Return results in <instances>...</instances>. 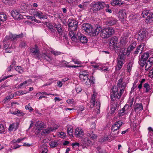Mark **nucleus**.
I'll return each instance as SVG.
<instances>
[{
    "label": "nucleus",
    "mask_w": 153,
    "mask_h": 153,
    "mask_svg": "<svg viewBox=\"0 0 153 153\" xmlns=\"http://www.w3.org/2000/svg\"><path fill=\"white\" fill-rule=\"evenodd\" d=\"M117 86L121 88L119 92L118 88L116 86L113 87L112 91L111 92V98L113 101L116 98L117 99H120L124 92L126 85L125 82H123V79L122 78H121L119 80Z\"/></svg>",
    "instance_id": "f257e3e1"
},
{
    "label": "nucleus",
    "mask_w": 153,
    "mask_h": 153,
    "mask_svg": "<svg viewBox=\"0 0 153 153\" xmlns=\"http://www.w3.org/2000/svg\"><path fill=\"white\" fill-rule=\"evenodd\" d=\"M114 29L111 27L104 28L101 33V36L102 38H107L114 33Z\"/></svg>",
    "instance_id": "f03ea898"
},
{
    "label": "nucleus",
    "mask_w": 153,
    "mask_h": 153,
    "mask_svg": "<svg viewBox=\"0 0 153 153\" xmlns=\"http://www.w3.org/2000/svg\"><path fill=\"white\" fill-rule=\"evenodd\" d=\"M92 9L94 12H95L105 7H109V6L108 4H106L102 1H98L94 4H91Z\"/></svg>",
    "instance_id": "7ed1b4c3"
},
{
    "label": "nucleus",
    "mask_w": 153,
    "mask_h": 153,
    "mask_svg": "<svg viewBox=\"0 0 153 153\" xmlns=\"http://www.w3.org/2000/svg\"><path fill=\"white\" fill-rule=\"evenodd\" d=\"M126 52L123 51L122 54H120L117 57V65L116 68L119 70L122 67L123 64L125 62Z\"/></svg>",
    "instance_id": "20e7f679"
},
{
    "label": "nucleus",
    "mask_w": 153,
    "mask_h": 153,
    "mask_svg": "<svg viewBox=\"0 0 153 153\" xmlns=\"http://www.w3.org/2000/svg\"><path fill=\"white\" fill-rule=\"evenodd\" d=\"M95 128V124L94 123H92L91 125L90 128L87 130L86 135L91 138L94 139L97 138V134H93V131Z\"/></svg>",
    "instance_id": "39448f33"
},
{
    "label": "nucleus",
    "mask_w": 153,
    "mask_h": 153,
    "mask_svg": "<svg viewBox=\"0 0 153 153\" xmlns=\"http://www.w3.org/2000/svg\"><path fill=\"white\" fill-rule=\"evenodd\" d=\"M30 52L32 53L33 55L35 56L36 58L37 59H40L39 50L36 45H35L34 48H30Z\"/></svg>",
    "instance_id": "423d86ee"
},
{
    "label": "nucleus",
    "mask_w": 153,
    "mask_h": 153,
    "mask_svg": "<svg viewBox=\"0 0 153 153\" xmlns=\"http://www.w3.org/2000/svg\"><path fill=\"white\" fill-rule=\"evenodd\" d=\"M110 48L111 49L114 50L116 53H118L122 49L120 44L119 43L115 44L109 45Z\"/></svg>",
    "instance_id": "0eeeda50"
},
{
    "label": "nucleus",
    "mask_w": 153,
    "mask_h": 153,
    "mask_svg": "<svg viewBox=\"0 0 153 153\" xmlns=\"http://www.w3.org/2000/svg\"><path fill=\"white\" fill-rule=\"evenodd\" d=\"M93 27L90 24L88 23H84L83 24L82 29L87 33L90 35L92 30Z\"/></svg>",
    "instance_id": "6e6552de"
},
{
    "label": "nucleus",
    "mask_w": 153,
    "mask_h": 153,
    "mask_svg": "<svg viewBox=\"0 0 153 153\" xmlns=\"http://www.w3.org/2000/svg\"><path fill=\"white\" fill-rule=\"evenodd\" d=\"M20 13L18 8L17 10L12 11L11 12V15L14 19L18 20H20L23 18L22 16L20 14Z\"/></svg>",
    "instance_id": "1a4fd4ad"
},
{
    "label": "nucleus",
    "mask_w": 153,
    "mask_h": 153,
    "mask_svg": "<svg viewBox=\"0 0 153 153\" xmlns=\"http://www.w3.org/2000/svg\"><path fill=\"white\" fill-rule=\"evenodd\" d=\"M102 29L100 27H97L95 28L92 27V30L91 31L90 35L92 36H95L98 34L100 32H102Z\"/></svg>",
    "instance_id": "9d476101"
},
{
    "label": "nucleus",
    "mask_w": 153,
    "mask_h": 153,
    "mask_svg": "<svg viewBox=\"0 0 153 153\" xmlns=\"http://www.w3.org/2000/svg\"><path fill=\"white\" fill-rule=\"evenodd\" d=\"M77 36L78 39V42L79 40L81 42L83 43H85L87 42L88 39H87L86 36H84L80 33H78L77 34Z\"/></svg>",
    "instance_id": "9b49d317"
},
{
    "label": "nucleus",
    "mask_w": 153,
    "mask_h": 153,
    "mask_svg": "<svg viewBox=\"0 0 153 153\" xmlns=\"http://www.w3.org/2000/svg\"><path fill=\"white\" fill-rule=\"evenodd\" d=\"M123 122L121 120H119L114 123L111 127L112 130H118L122 126Z\"/></svg>",
    "instance_id": "f8f14e48"
},
{
    "label": "nucleus",
    "mask_w": 153,
    "mask_h": 153,
    "mask_svg": "<svg viewBox=\"0 0 153 153\" xmlns=\"http://www.w3.org/2000/svg\"><path fill=\"white\" fill-rule=\"evenodd\" d=\"M84 134V132L82 129L81 128H77L75 130V135L77 138H80Z\"/></svg>",
    "instance_id": "ddd939ff"
},
{
    "label": "nucleus",
    "mask_w": 153,
    "mask_h": 153,
    "mask_svg": "<svg viewBox=\"0 0 153 153\" xmlns=\"http://www.w3.org/2000/svg\"><path fill=\"white\" fill-rule=\"evenodd\" d=\"M18 9L20 12L22 13L24 11H26L28 9V4L24 2H22Z\"/></svg>",
    "instance_id": "4468645a"
},
{
    "label": "nucleus",
    "mask_w": 153,
    "mask_h": 153,
    "mask_svg": "<svg viewBox=\"0 0 153 153\" xmlns=\"http://www.w3.org/2000/svg\"><path fill=\"white\" fill-rule=\"evenodd\" d=\"M147 32L146 31H142L140 32L138 34L137 39L140 41L144 40L146 38Z\"/></svg>",
    "instance_id": "2eb2a0df"
},
{
    "label": "nucleus",
    "mask_w": 153,
    "mask_h": 153,
    "mask_svg": "<svg viewBox=\"0 0 153 153\" xmlns=\"http://www.w3.org/2000/svg\"><path fill=\"white\" fill-rule=\"evenodd\" d=\"M118 17L120 19H124L126 17V10L123 9H120L118 13Z\"/></svg>",
    "instance_id": "dca6fc26"
},
{
    "label": "nucleus",
    "mask_w": 153,
    "mask_h": 153,
    "mask_svg": "<svg viewBox=\"0 0 153 153\" xmlns=\"http://www.w3.org/2000/svg\"><path fill=\"white\" fill-rule=\"evenodd\" d=\"M153 63V57L149 58V60L147 61L146 65L145 66V70L148 71L149 68L152 66Z\"/></svg>",
    "instance_id": "f3484780"
},
{
    "label": "nucleus",
    "mask_w": 153,
    "mask_h": 153,
    "mask_svg": "<svg viewBox=\"0 0 153 153\" xmlns=\"http://www.w3.org/2000/svg\"><path fill=\"white\" fill-rule=\"evenodd\" d=\"M69 34L72 40L75 42H78V39L77 35H76L73 30H71L69 32Z\"/></svg>",
    "instance_id": "a211bd4d"
},
{
    "label": "nucleus",
    "mask_w": 153,
    "mask_h": 153,
    "mask_svg": "<svg viewBox=\"0 0 153 153\" xmlns=\"http://www.w3.org/2000/svg\"><path fill=\"white\" fill-rule=\"evenodd\" d=\"M77 22L74 20H72L68 24V26L70 27H74L73 29L74 30H76L77 29Z\"/></svg>",
    "instance_id": "6ab92c4d"
},
{
    "label": "nucleus",
    "mask_w": 153,
    "mask_h": 153,
    "mask_svg": "<svg viewBox=\"0 0 153 153\" xmlns=\"http://www.w3.org/2000/svg\"><path fill=\"white\" fill-rule=\"evenodd\" d=\"M19 124V123L17 122L10 124L9 126V130L10 131H12L14 130H16L18 127Z\"/></svg>",
    "instance_id": "aec40b11"
},
{
    "label": "nucleus",
    "mask_w": 153,
    "mask_h": 153,
    "mask_svg": "<svg viewBox=\"0 0 153 153\" xmlns=\"http://www.w3.org/2000/svg\"><path fill=\"white\" fill-rule=\"evenodd\" d=\"M41 57L43 59L48 61H50L52 60V58L47 53H44L42 54Z\"/></svg>",
    "instance_id": "412c9836"
},
{
    "label": "nucleus",
    "mask_w": 153,
    "mask_h": 153,
    "mask_svg": "<svg viewBox=\"0 0 153 153\" xmlns=\"http://www.w3.org/2000/svg\"><path fill=\"white\" fill-rule=\"evenodd\" d=\"M131 109V107L130 106V105H129V104H127L124 106V107L122 108V110L119 111L120 112L119 113L121 114L123 113L125 111L127 112L129 110H130Z\"/></svg>",
    "instance_id": "4be33fe9"
},
{
    "label": "nucleus",
    "mask_w": 153,
    "mask_h": 153,
    "mask_svg": "<svg viewBox=\"0 0 153 153\" xmlns=\"http://www.w3.org/2000/svg\"><path fill=\"white\" fill-rule=\"evenodd\" d=\"M123 3H124L122 2L121 0H113L111 2V4L112 6L117 5L120 6Z\"/></svg>",
    "instance_id": "5701e85b"
},
{
    "label": "nucleus",
    "mask_w": 153,
    "mask_h": 153,
    "mask_svg": "<svg viewBox=\"0 0 153 153\" xmlns=\"http://www.w3.org/2000/svg\"><path fill=\"white\" fill-rule=\"evenodd\" d=\"M54 27L57 30L58 33L60 34H62V33L61 25L59 23L55 24L54 26Z\"/></svg>",
    "instance_id": "b1692460"
},
{
    "label": "nucleus",
    "mask_w": 153,
    "mask_h": 153,
    "mask_svg": "<svg viewBox=\"0 0 153 153\" xmlns=\"http://www.w3.org/2000/svg\"><path fill=\"white\" fill-rule=\"evenodd\" d=\"M134 110L139 111L143 110V106L141 103H136L134 105Z\"/></svg>",
    "instance_id": "393cba45"
},
{
    "label": "nucleus",
    "mask_w": 153,
    "mask_h": 153,
    "mask_svg": "<svg viewBox=\"0 0 153 153\" xmlns=\"http://www.w3.org/2000/svg\"><path fill=\"white\" fill-rule=\"evenodd\" d=\"M144 44H141L140 45H139L137 49L136 50V51H134V53L136 54H137L139 53V51H140V53H141L142 52V51H143L144 48Z\"/></svg>",
    "instance_id": "a878e982"
},
{
    "label": "nucleus",
    "mask_w": 153,
    "mask_h": 153,
    "mask_svg": "<svg viewBox=\"0 0 153 153\" xmlns=\"http://www.w3.org/2000/svg\"><path fill=\"white\" fill-rule=\"evenodd\" d=\"M117 20L114 18H111L109 19L106 22L107 24H108L110 25H112L116 24Z\"/></svg>",
    "instance_id": "bb28decb"
},
{
    "label": "nucleus",
    "mask_w": 153,
    "mask_h": 153,
    "mask_svg": "<svg viewBox=\"0 0 153 153\" xmlns=\"http://www.w3.org/2000/svg\"><path fill=\"white\" fill-rule=\"evenodd\" d=\"M81 141L82 143L85 145H90L92 144L91 141L86 137L82 138Z\"/></svg>",
    "instance_id": "cd10ccee"
},
{
    "label": "nucleus",
    "mask_w": 153,
    "mask_h": 153,
    "mask_svg": "<svg viewBox=\"0 0 153 153\" xmlns=\"http://www.w3.org/2000/svg\"><path fill=\"white\" fill-rule=\"evenodd\" d=\"M35 126H36L38 130L42 129L44 128V124L42 122L38 121L35 124Z\"/></svg>",
    "instance_id": "c85d7f7f"
},
{
    "label": "nucleus",
    "mask_w": 153,
    "mask_h": 153,
    "mask_svg": "<svg viewBox=\"0 0 153 153\" xmlns=\"http://www.w3.org/2000/svg\"><path fill=\"white\" fill-rule=\"evenodd\" d=\"M10 113L12 114L16 115L18 116H23L25 114V113H23L22 112H21V111L19 110L13 112L10 111Z\"/></svg>",
    "instance_id": "c756f323"
},
{
    "label": "nucleus",
    "mask_w": 153,
    "mask_h": 153,
    "mask_svg": "<svg viewBox=\"0 0 153 153\" xmlns=\"http://www.w3.org/2000/svg\"><path fill=\"white\" fill-rule=\"evenodd\" d=\"M151 15V13L149 10H144L142 13V15L143 17L144 18H145L146 16L147 17H148V16L150 17Z\"/></svg>",
    "instance_id": "7c9ffc66"
},
{
    "label": "nucleus",
    "mask_w": 153,
    "mask_h": 153,
    "mask_svg": "<svg viewBox=\"0 0 153 153\" xmlns=\"http://www.w3.org/2000/svg\"><path fill=\"white\" fill-rule=\"evenodd\" d=\"M119 43L118 42V39L116 36H114L112 37L110 41L109 45Z\"/></svg>",
    "instance_id": "2f4dec72"
},
{
    "label": "nucleus",
    "mask_w": 153,
    "mask_h": 153,
    "mask_svg": "<svg viewBox=\"0 0 153 153\" xmlns=\"http://www.w3.org/2000/svg\"><path fill=\"white\" fill-rule=\"evenodd\" d=\"M31 79H29L27 81H25L23 83H21L19 85H18L19 88H22L23 86H26V85L27 84V85H28L29 84H30V82L31 81Z\"/></svg>",
    "instance_id": "473e14b6"
},
{
    "label": "nucleus",
    "mask_w": 153,
    "mask_h": 153,
    "mask_svg": "<svg viewBox=\"0 0 153 153\" xmlns=\"http://www.w3.org/2000/svg\"><path fill=\"white\" fill-rule=\"evenodd\" d=\"M36 16L40 19H46L47 18V16L46 15H43V13L41 11H38L36 13Z\"/></svg>",
    "instance_id": "72a5a7b5"
},
{
    "label": "nucleus",
    "mask_w": 153,
    "mask_h": 153,
    "mask_svg": "<svg viewBox=\"0 0 153 153\" xmlns=\"http://www.w3.org/2000/svg\"><path fill=\"white\" fill-rule=\"evenodd\" d=\"M95 97L96 95L94 94L91 97L90 104V107L91 108L93 107L95 105Z\"/></svg>",
    "instance_id": "f704fd0d"
},
{
    "label": "nucleus",
    "mask_w": 153,
    "mask_h": 153,
    "mask_svg": "<svg viewBox=\"0 0 153 153\" xmlns=\"http://www.w3.org/2000/svg\"><path fill=\"white\" fill-rule=\"evenodd\" d=\"M40 149H41V153H47L48 149L45 145L42 144L40 146Z\"/></svg>",
    "instance_id": "c9c22d12"
},
{
    "label": "nucleus",
    "mask_w": 153,
    "mask_h": 153,
    "mask_svg": "<svg viewBox=\"0 0 153 153\" xmlns=\"http://www.w3.org/2000/svg\"><path fill=\"white\" fill-rule=\"evenodd\" d=\"M6 133V131L4 126L3 124L0 122V134H4Z\"/></svg>",
    "instance_id": "e433bc0d"
},
{
    "label": "nucleus",
    "mask_w": 153,
    "mask_h": 153,
    "mask_svg": "<svg viewBox=\"0 0 153 153\" xmlns=\"http://www.w3.org/2000/svg\"><path fill=\"white\" fill-rule=\"evenodd\" d=\"M54 129L52 128V127H49L47 129H44L42 131V132L44 134H49L51 131H53Z\"/></svg>",
    "instance_id": "4c0bfd02"
},
{
    "label": "nucleus",
    "mask_w": 153,
    "mask_h": 153,
    "mask_svg": "<svg viewBox=\"0 0 153 153\" xmlns=\"http://www.w3.org/2000/svg\"><path fill=\"white\" fill-rule=\"evenodd\" d=\"M136 46V43L135 42H133L130 45V46L128 48L127 51H129V52H130L131 51L133 50Z\"/></svg>",
    "instance_id": "58836bf2"
},
{
    "label": "nucleus",
    "mask_w": 153,
    "mask_h": 153,
    "mask_svg": "<svg viewBox=\"0 0 153 153\" xmlns=\"http://www.w3.org/2000/svg\"><path fill=\"white\" fill-rule=\"evenodd\" d=\"M67 133L70 136L72 137L73 136V129L71 126H69L67 128Z\"/></svg>",
    "instance_id": "ea45409f"
},
{
    "label": "nucleus",
    "mask_w": 153,
    "mask_h": 153,
    "mask_svg": "<svg viewBox=\"0 0 153 153\" xmlns=\"http://www.w3.org/2000/svg\"><path fill=\"white\" fill-rule=\"evenodd\" d=\"M6 19V15L2 13H0V21L4 22L5 21Z\"/></svg>",
    "instance_id": "a19ab883"
},
{
    "label": "nucleus",
    "mask_w": 153,
    "mask_h": 153,
    "mask_svg": "<svg viewBox=\"0 0 153 153\" xmlns=\"http://www.w3.org/2000/svg\"><path fill=\"white\" fill-rule=\"evenodd\" d=\"M79 77L82 81L84 82L88 79V76L79 75Z\"/></svg>",
    "instance_id": "79ce46f5"
},
{
    "label": "nucleus",
    "mask_w": 153,
    "mask_h": 153,
    "mask_svg": "<svg viewBox=\"0 0 153 153\" xmlns=\"http://www.w3.org/2000/svg\"><path fill=\"white\" fill-rule=\"evenodd\" d=\"M149 56V54L148 53H144L143 55L141 56V59L145 60L147 61Z\"/></svg>",
    "instance_id": "37998d69"
},
{
    "label": "nucleus",
    "mask_w": 153,
    "mask_h": 153,
    "mask_svg": "<svg viewBox=\"0 0 153 153\" xmlns=\"http://www.w3.org/2000/svg\"><path fill=\"white\" fill-rule=\"evenodd\" d=\"M63 64H64L65 66L67 68H76L78 67L79 66H78L73 65L71 66L68 65V62L65 61H64L63 62Z\"/></svg>",
    "instance_id": "c03bdc74"
},
{
    "label": "nucleus",
    "mask_w": 153,
    "mask_h": 153,
    "mask_svg": "<svg viewBox=\"0 0 153 153\" xmlns=\"http://www.w3.org/2000/svg\"><path fill=\"white\" fill-rule=\"evenodd\" d=\"M119 133V131L117 130H113L111 129V134L114 137H117Z\"/></svg>",
    "instance_id": "a18cd8bd"
},
{
    "label": "nucleus",
    "mask_w": 153,
    "mask_h": 153,
    "mask_svg": "<svg viewBox=\"0 0 153 153\" xmlns=\"http://www.w3.org/2000/svg\"><path fill=\"white\" fill-rule=\"evenodd\" d=\"M133 64V63L132 61H131L129 63H128V65H127V69L128 70V72L130 73L131 71V68L132 67V65Z\"/></svg>",
    "instance_id": "49530a36"
},
{
    "label": "nucleus",
    "mask_w": 153,
    "mask_h": 153,
    "mask_svg": "<svg viewBox=\"0 0 153 153\" xmlns=\"http://www.w3.org/2000/svg\"><path fill=\"white\" fill-rule=\"evenodd\" d=\"M49 145L51 147L53 148L56 146L58 144L57 142L56 141H51L49 143Z\"/></svg>",
    "instance_id": "de8ad7c7"
},
{
    "label": "nucleus",
    "mask_w": 153,
    "mask_h": 153,
    "mask_svg": "<svg viewBox=\"0 0 153 153\" xmlns=\"http://www.w3.org/2000/svg\"><path fill=\"white\" fill-rule=\"evenodd\" d=\"M10 39L13 40V35L11 34L9 36H6L4 39L3 40V42H5V41Z\"/></svg>",
    "instance_id": "09e8293b"
},
{
    "label": "nucleus",
    "mask_w": 153,
    "mask_h": 153,
    "mask_svg": "<svg viewBox=\"0 0 153 153\" xmlns=\"http://www.w3.org/2000/svg\"><path fill=\"white\" fill-rule=\"evenodd\" d=\"M147 61L140 59L139 61V64L141 66L143 67L145 65H146Z\"/></svg>",
    "instance_id": "8fccbe9b"
},
{
    "label": "nucleus",
    "mask_w": 153,
    "mask_h": 153,
    "mask_svg": "<svg viewBox=\"0 0 153 153\" xmlns=\"http://www.w3.org/2000/svg\"><path fill=\"white\" fill-rule=\"evenodd\" d=\"M144 87L146 89V92H148L150 90L149 85L147 83H146L144 85Z\"/></svg>",
    "instance_id": "3c124183"
},
{
    "label": "nucleus",
    "mask_w": 153,
    "mask_h": 153,
    "mask_svg": "<svg viewBox=\"0 0 153 153\" xmlns=\"http://www.w3.org/2000/svg\"><path fill=\"white\" fill-rule=\"evenodd\" d=\"M146 19L147 21L149 23L153 22V13L151 14L150 17L148 16V17H146Z\"/></svg>",
    "instance_id": "603ef678"
},
{
    "label": "nucleus",
    "mask_w": 153,
    "mask_h": 153,
    "mask_svg": "<svg viewBox=\"0 0 153 153\" xmlns=\"http://www.w3.org/2000/svg\"><path fill=\"white\" fill-rule=\"evenodd\" d=\"M117 106L116 105H115L114 106L113 105L111 106V114H113L114 113L115 111L117 109Z\"/></svg>",
    "instance_id": "864d4df0"
},
{
    "label": "nucleus",
    "mask_w": 153,
    "mask_h": 153,
    "mask_svg": "<svg viewBox=\"0 0 153 153\" xmlns=\"http://www.w3.org/2000/svg\"><path fill=\"white\" fill-rule=\"evenodd\" d=\"M51 52L55 56L60 55L62 53L60 52L54 50L51 51Z\"/></svg>",
    "instance_id": "5fc2aeb1"
},
{
    "label": "nucleus",
    "mask_w": 153,
    "mask_h": 153,
    "mask_svg": "<svg viewBox=\"0 0 153 153\" xmlns=\"http://www.w3.org/2000/svg\"><path fill=\"white\" fill-rule=\"evenodd\" d=\"M27 44L25 41L21 42L19 45V47L21 48H25Z\"/></svg>",
    "instance_id": "6e6d98bb"
},
{
    "label": "nucleus",
    "mask_w": 153,
    "mask_h": 153,
    "mask_svg": "<svg viewBox=\"0 0 153 153\" xmlns=\"http://www.w3.org/2000/svg\"><path fill=\"white\" fill-rule=\"evenodd\" d=\"M79 75L88 76V73L86 71H81L80 72L79 74Z\"/></svg>",
    "instance_id": "4d7b16f0"
},
{
    "label": "nucleus",
    "mask_w": 153,
    "mask_h": 153,
    "mask_svg": "<svg viewBox=\"0 0 153 153\" xmlns=\"http://www.w3.org/2000/svg\"><path fill=\"white\" fill-rule=\"evenodd\" d=\"M72 61H73L74 63L75 64H77L78 65L80 64L81 63V62L79 61L78 59H72Z\"/></svg>",
    "instance_id": "13d9d810"
},
{
    "label": "nucleus",
    "mask_w": 153,
    "mask_h": 153,
    "mask_svg": "<svg viewBox=\"0 0 153 153\" xmlns=\"http://www.w3.org/2000/svg\"><path fill=\"white\" fill-rule=\"evenodd\" d=\"M88 79L91 83L92 84H94L95 83V79L93 76H91L90 78Z\"/></svg>",
    "instance_id": "bf43d9fd"
},
{
    "label": "nucleus",
    "mask_w": 153,
    "mask_h": 153,
    "mask_svg": "<svg viewBox=\"0 0 153 153\" xmlns=\"http://www.w3.org/2000/svg\"><path fill=\"white\" fill-rule=\"evenodd\" d=\"M15 69L16 71L18 72L19 73H21L22 71L21 67L20 66H17L16 67H15Z\"/></svg>",
    "instance_id": "052dcab7"
},
{
    "label": "nucleus",
    "mask_w": 153,
    "mask_h": 153,
    "mask_svg": "<svg viewBox=\"0 0 153 153\" xmlns=\"http://www.w3.org/2000/svg\"><path fill=\"white\" fill-rule=\"evenodd\" d=\"M23 34L22 33L20 34L19 35H13V39H15L16 38H21L22 37Z\"/></svg>",
    "instance_id": "680f3d73"
},
{
    "label": "nucleus",
    "mask_w": 153,
    "mask_h": 153,
    "mask_svg": "<svg viewBox=\"0 0 153 153\" xmlns=\"http://www.w3.org/2000/svg\"><path fill=\"white\" fill-rule=\"evenodd\" d=\"M100 102L97 101L96 102V108L99 110L100 109Z\"/></svg>",
    "instance_id": "e2e57ef3"
},
{
    "label": "nucleus",
    "mask_w": 153,
    "mask_h": 153,
    "mask_svg": "<svg viewBox=\"0 0 153 153\" xmlns=\"http://www.w3.org/2000/svg\"><path fill=\"white\" fill-rule=\"evenodd\" d=\"M13 75H11L10 76H5L1 80H0V82H1L2 81H4L5 79H7V78H9L10 77H12L13 76Z\"/></svg>",
    "instance_id": "0e129e2a"
},
{
    "label": "nucleus",
    "mask_w": 153,
    "mask_h": 153,
    "mask_svg": "<svg viewBox=\"0 0 153 153\" xmlns=\"http://www.w3.org/2000/svg\"><path fill=\"white\" fill-rule=\"evenodd\" d=\"M67 102L68 104H74V101L73 99L68 100H67Z\"/></svg>",
    "instance_id": "69168bd1"
},
{
    "label": "nucleus",
    "mask_w": 153,
    "mask_h": 153,
    "mask_svg": "<svg viewBox=\"0 0 153 153\" xmlns=\"http://www.w3.org/2000/svg\"><path fill=\"white\" fill-rule=\"evenodd\" d=\"M76 89L77 93H79L81 91H82V89L79 86H76Z\"/></svg>",
    "instance_id": "338daca9"
},
{
    "label": "nucleus",
    "mask_w": 153,
    "mask_h": 153,
    "mask_svg": "<svg viewBox=\"0 0 153 153\" xmlns=\"http://www.w3.org/2000/svg\"><path fill=\"white\" fill-rule=\"evenodd\" d=\"M32 11L31 12V15H33L34 16H36V13L38 11H36L34 9H32Z\"/></svg>",
    "instance_id": "774afa93"
}]
</instances>
